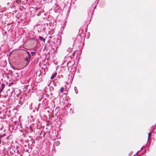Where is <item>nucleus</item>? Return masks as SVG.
Listing matches in <instances>:
<instances>
[{"mask_svg":"<svg viewBox=\"0 0 156 156\" xmlns=\"http://www.w3.org/2000/svg\"><path fill=\"white\" fill-rule=\"evenodd\" d=\"M26 52H27V55H28V54H30V53H29V52L28 51H26Z\"/></svg>","mask_w":156,"mask_h":156,"instance_id":"obj_10","label":"nucleus"},{"mask_svg":"<svg viewBox=\"0 0 156 156\" xmlns=\"http://www.w3.org/2000/svg\"><path fill=\"white\" fill-rule=\"evenodd\" d=\"M5 85L4 84H2L0 87V93H1L5 87Z\"/></svg>","mask_w":156,"mask_h":156,"instance_id":"obj_2","label":"nucleus"},{"mask_svg":"<svg viewBox=\"0 0 156 156\" xmlns=\"http://www.w3.org/2000/svg\"><path fill=\"white\" fill-rule=\"evenodd\" d=\"M49 124H47L46 125V126H49Z\"/></svg>","mask_w":156,"mask_h":156,"instance_id":"obj_12","label":"nucleus"},{"mask_svg":"<svg viewBox=\"0 0 156 156\" xmlns=\"http://www.w3.org/2000/svg\"><path fill=\"white\" fill-rule=\"evenodd\" d=\"M150 135H151V134H150V133H148V139L149 138V137H150Z\"/></svg>","mask_w":156,"mask_h":156,"instance_id":"obj_9","label":"nucleus"},{"mask_svg":"<svg viewBox=\"0 0 156 156\" xmlns=\"http://www.w3.org/2000/svg\"><path fill=\"white\" fill-rule=\"evenodd\" d=\"M10 24V23H7V25L8 26H9Z\"/></svg>","mask_w":156,"mask_h":156,"instance_id":"obj_11","label":"nucleus"},{"mask_svg":"<svg viewBox=\"0 0 156 156\" xmlns=\"http://www.w3.org/2000/svg\"><path fill=\"white\" fill-rule=\"evenodd\" d=\"M64 90V88L63 87H62L60 88V91L61 93H63V90Z\"/></svg>","mask_w":156,"mask_h":156,"instance_id":"obj_5","label":"nucleus"},{"mask_svg":"<svg viewBox=\"0 0 156 156\" xmlns=\"http://www.w3.org/2000/svg\"><path fill=\"white\" fill-rule=\"evenodd\" d=\"M55 144H56V145L57 146L59 144V142L58 141H57V142H56Z\"/></svg>","mask_w":156,"mask_h":156,"instance_id":"obj_6","label":"nucleus"},{"mask_svg":"<svg viewBox=\"0 0 156 156\" xmlns=\"http://www.w3.org/2000/svg\"><path fill=\"white\" fill-rule=\"evenodd\" d=\"M39 38L41 41H45V39L41 36H39Z\"/></svg>","mask_w":156,"mask_h":156,"instance_id":"obj_4","label":"nucleus"},{"mask_svg":"<svg viewBox=\"0 0 156 156\" xmlns=\"http://www.w3.org/2000/svg\"><path fill=\"white\" fill-rule=\"evenodd\" d=\"M31 54L32 55H33L35 53V52H31Z\"/></svg>","mask_w":156,"mask_h":156,"instance_id":"obj_7","label":"nucleus"},{"mask_svg":"<svg viewBox=\"0 0 156 156\" xmlns=\"http://www.w3.org/2000/svg\"><path fill=\"white\" fill-rule=\"evenodd\" d=\"M28 57H29V58H31V55H30V54H29L28 55Z\"/></svg>","mask_w":156,"mask_h":156,"instance_id":"obj_8","label":"nucleus"},{"mask_svg":"<svg viewBox=\"0 0 156 156\" xmlns=\"http://www.w3.org/2000/svg\"><path fill=\"white\" fill-rule=\"evenodd\" d=\"M57 73H55L52 75L51 76V79H53L54 78H55L57 75Z\"/></svg>","mask_w":156,"mask_h":156,"instance_id":"obj_3","label":"nucleus"},{"mask_svg":"<svg viewBox=\"0 0 156 156\" xmlns=\"http://www.w3.org/2000/svg\"><path fill=\"white\" fill-rule=\"evenodd\" d=\"M30 59V58L28 57L25 58L24 59L26 61V62L25 63L26 66H27L29 64Z\"/></svg>","mask_w":156,"mask_h":156,"instance_id":"obj_1","label":"nucleus"}]
</instances>
